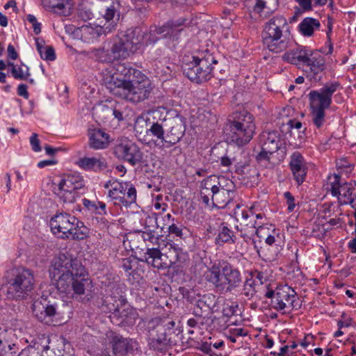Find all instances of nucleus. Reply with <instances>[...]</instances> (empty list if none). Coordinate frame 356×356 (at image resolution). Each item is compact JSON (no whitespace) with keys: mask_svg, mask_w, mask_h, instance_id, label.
I'll use <instances>...</instances> for the list:
<instances>
[{"mask_svg":"<svg viewBox=\"0 0 356 356\" xmlns=\"http://www.w3.org/2000/svg\"><path fill=\"white\" fill-rule=\"evenodd\" d=\"M119 6L120 4L118 2H113L112 4L108 6L105 10L103 17L105 19L106 22L108 24L106 26L108 27V29H106V32H110L111 30L110 26L113 24V19L117 13ZM104 26H105L106 24Z\"/></svg>","mask_w":356,"mask_h":356,"instance_id":"37998d69","label":"nucleus"},{"mask_svg":"<svg viewBox=\"0 0 356 356\" xmlns=\"http://www.w3.org/2000/svg\"><path fill=\"white\" fill-rule=\"evenodd\" d=\"M113 356H127L133 354L139 348L138 343L132 339L113 335L111 340Z\"/></svg>","mask_w":356,"mask_h":356,"instance_id":"b1692460","label":"nucleus"},{"mask_svg":"<svg viewBox=\"0 0 356 356\" xmlns=\"http://www.w3.org/2000/svg\"><path fill=\"white\" fill-rule=\"evenodd\" d=\"M218 63L213 53L208 49L200 51L192 56V60L182 65L183 73L191 81L202 83L213 76L214 65Z\"/></svg>","mask_w":356,"mask_h":356,"instance_id":"7ed1b4c3","label":"nucleus"},{"mask_svg":"<svg viewBox=\"0 0 356 356\" xmlns=\"http://www.w3.org/2000/svg\"><path fill=\"white\" fill-rule=\"evenodd\" d=\"M234 191L225 188L221 186L212 194L211 200L214 207L225 208L234 197Z\"/></svg>","mask_w":356,"mask_h":356,"instance_id":"7c9ffc66","label":"nucleus"},{"mask_svg":"<svg viewBox=\"0 0 356 356\" xmlns=\"http://www.w3.org/2000/svg\"><path fill=\"white\" fill-rule=\"evenodd\" d=\"M49 225L53 234L62 239L81 241L89 235V229L82 221L65 212L54 215L50 220Z\"/></svg>","mask_w":356,"mask_h":356,"instance_id":"39448f33","label":"nucleus"},{"mask_svg":"<svg viewBox=\"0 0 356 356\" xmlns=\"http://www.w3.org/2000/svg\"><path fill=\"white\" fill-rule=\"evenodd\" d=\"M337 81L327 83L318 90H312L309 93L310 115L314 125L321 128L325 123V110L330 108L332 104V97L339 88Z\"/></svg>","mask_w":356,"mask_h":356,"instance_id":"0eeeda50","label":"nucleus"},{"mask_svg":"<svg viewBox=\"0 0 356 356\" xmlns=\"http://www.w3.org/2000/svg\"><path fill=\"white\" fill-rule=\"evenodd\" d=\"M236 241V236L232 230L228 228L226 223L220 222L218 234L216 238V243L217 245H222L223 243H234Z\"/></svg>","mask_w":356,"mask_h":356,"instance_id":"e433bc0d","label":"nucleus"},{"mask_svg":"<svg viewBox=\"0 0 356 356\" xmlns=\"http://www.w3.org/2000/svg\"><path fill=\"white\" fill-rule=\"evenodd\" d=\"M271 228L272 233L270 235H268L267 237H266V238L264 239V241L265 243L270 246H272L273 245H277V242L280 239L279 230L275 229V226H271Z\"/></svg>","mask_w":356,"mask_h":356,"instance_id":"603ef678","label":"nucleus"},{"mask_svg":"<svg viewBox=\"0 0 356 356\" xmlns=\"http://www.w3.org/2000/svg\"><path fill=\"white\" fill-rule=\"evenodd\" d=\"M108 29V27H104V26L93 28L91 26L83 25L77 28L75 33L76 35H80L83 41L90 42L102 34H105Z\"/></svg>","mask_w":356,"mask_h":356,"instance_id":"f704fd0d","label":"nucleus"},{"mask_svg":"<svg viewBox=\"0 0 356 356\" xmlns=\"http://www.w3.org/2000/svg\"><path fill=\"white\" fill-rule=\"evenodd\" d=\"M83 186V179L79 176L68 175L60 181L55 193L64 202L72 203L75 201L76 191Z\"/></svg>","mask_w":356,"mask_h":356,"instance_id":"6ab92c4d","label":"nucleus"},{"mask_svg":"<svg viewBox=\"0 0 356 356\" xmlns=\"http://www.w3.org/2000/svg\"><path fill=\"white\" fill-rule=\"evenodd\" d=\"M170 340L168 337L148 336V346L149 349L162 353L166 349Z\"/></svg>","mask_w":356,"mask_h":356,"instance_id":"58836bf2","label":"nucleus"},{"mask_svg":"<svg viewBox=\"0 0 356 356\" xmlns=\"http://www.w3.org/2000/svg\"><path fill=\"white\" fill-rule=\"evenodd\" d=\"M186 132V119L177 115L169 119L164 139V147H170L178 143Z\"/></svg>","mask_w":356,"mask_h":356,"instance_id":"412c9836","label":"nucleus"},{"mask_svg":"<svg viewBox=\"0 0 356 356\" xmlns=\"http://www.w3.org/2000/svg\"><path fill=\"white\" fill-rule=\"evenodd\" d=\"M175 326V322L169 318H154L145 322V330L151 337H168L176 330L179 331Z\"/></svg>","mask_w":356,"mask_h":356,"instance_id":"aec40b11","label":"nucleus"},{"mask_svg":"<svg viewBox=\"0 0 356 356\" xmlns=\"http://www.w3.org/2000/svg\"><path fill=\"white\" fill-rule=\"evenodd\" d=\"M83 206L90 211L96 213L98 210V206L96 202L90 201L86 198L82 200Z\"/></svg>","mask_w":356,"mask_h":356,"instance_id":"052dcab7","label":"nucleus"},{"mask_svg":"<svg viewBox=\"0 0 356 356\" xmlns=\"http://www.w3.org/2000/svg\"><path fill=\"white\" fill-rule=\"evenodd\" d=\"M162 243H168V241L161 240V242H158V247L148 248L145 253L146 263L157 269L168 268L170 264L167 259L168 254L167 244H161Z\"/></svg>","mask_w":356,"mask_h":356,"instance_id":"5701e85b","label":"nucleus"},{"mask_svg":"<svg viewBox=\"0 0 356 356\" xmlns=\"http://www.w3.org/2000/svg\"><path fill=\"white\" fill-rule=\"evenodd\" d=\"M204 277L220 293H231L242 283L239 270L227 261H219L208 268Z\"/></svg>","mask_w":356,"mask_h":356,"instance_id":"f03ea898","label":"nucleus"},{"mask_svg":"<svg viewBox=\"0 0 356 356\" xmlns=\"http://www.w3.org/2000/svg\"><path fill=\"white\" fill-rule=\"evenodd\" d=\"M307 54L302 65L308 67L314 74L323 72L325 67V60L319 51L309 47Z\"/></svg>","mask_w":356,"mask_h":356,"instance_id":"bb28decb","label":"nucleus"},{"mask_svg":"<svg viewBox=\"0 0 356 356\" xmlns=\"http://www.w3.org/2000/svg\"><path fill=\"white\" fill-rule=\"evenodd\" d=\"M17 94L19 96L23 97L24 99H27L29 97V94L27 91V86L24 83L19 84L17 88Z\"/></svg>","mask_w":356,"mask_h":356,"instance_id":"e2e57ef3","label":"nucleus"},{"mask_svg":"<svg viewBox=\"0 0 356 356\" xmlns=\"http://www.w3.org/2000/svg\"><path fill=\"white\" fill-rule=\"evenodd\" d=\"M271 226H274L272 224H261L257 226L256 228H254V235H257V236L260 239H265L266 237H267L268 235H270L272 232Z\"/></svg>","mask_w":356,"mask_h":356,"instance_id":"09e8293b","label":"nucleus"},{"mask_svg":"<svg viewBox=\"0 0 356 356\" xmlns=\"http://www.w3.org/2000/svg\"><path fill=\"white\" fill-rule=\"evenodd\" d=\"M144 241H149L152 243H156L158 245V242H161L160 238L156 236L152 232H144L142 235Z\"/></svg>","mask_w":356,"mask_h":356,"instance_id":"bf43d9fd","label":"nucleus"},{"mask_svg":"<svg viewBox=\"0 0 356 356\" xmlns=\"http://www.w3.org/2000/svg\"><path fill=\"white\" fill-rule=\"evenodd\" d=\"M108 197L118 206L129 207L136 202L137 191L130 182L115 183L108 191Z\"/></svg>","mask_w":356,"mask_h":356,"instance_id":"f3484780","label":"nucleus"},{"mask_svg":"<svg viewBox=\"0 0 356 356\" xmlns=\"http://www.w3.org/2000/svg\"><path fill=\"white\" fill-rule=\"evenodd\" d=\"M101 309L104 312L111 313V322L117 325L127 324L135 320L136 310L131 307L122 296H107L103 299Z\"/></svg>","mask_w":356,"mask_h":356,"instance_id":"1a4fd4ad","label":"nucleus"},{"mask_svg":"<svg viewBox=\"0 0 356 356\" xmlns=\"http://www.w3.org/2000/svg\"><path fill=\"white\" fill-rule=\"evenodd\" d=\"M33 313L35 317L41 322L47 323V318L58 315H63L69 313L70 307L65 305L64 302L54 301L42 298L41 300H37L33 304Z\"/></svg>","mask_w":356,"mask_h":356,"instance_id":"4468645a","label":"nucleus"},{"mask_svg":"<svg viewBox=\"0 0 356 356\" xmlns=\"http://www.w3.org/2000/svg\"><path fill=\"white\" fill-rule=\"evenodd\" d=\"M30 143L32 147V149L38 152L41 151L40 142L38 139V135L35 133H33L30 138Z\"/></svg>","mask_w":356,"mask_h":356,"instance_id":"13d9d810","label":"nucleus"},{"mask_svg":"<svg viewBox=\"0 0 356 356\" xmlns=\"http://www.w3.org/2000/svg\"><path fill=\"white\" fill-rule=\"evenodd\" d=\"M309 47L297 45L296 47L286 51L282 55V60L295 65H302L306 58Z\"/></svg>","mask_w":356,"mask_h":356,"instance_id":"c85d7f7f","label":"nucleus"},{"mask_svg":"<svg viewBox=\"0 0 356 356\" xmlns=\"http://www.w3.org/2000/svg\"><path fill=\"white\" fill-rule=\"evenodd\" d=\"M248 211H250V213H251L252 214V216H254L253 221L255 222V228L257 227V225L264 223V222H259L258 220L264 219L265 218V215L262 213H256L254 211V207H251L247 209L241 210V217L242 218H243V214L245 213H248Z\"/></svg>","mask_w":356,"mask_h":356,"instance_id":"3c124183","label":"nucleus"},{"mask_svg":"<svg viewBox=\"0 0 356 356\" xmlns=\"http://www.w3.org/2000/svg\"><path fill=\"white\" fill-rule=\"evenodd\" d=\"M71 273L75 275H83L86 270L81 264L71 255L60 254L52 259L49 268L51 279L62 277Z\"/></svg>","mask_w":356,"mask_h":356,"instance_id":"ddd939ff","label":"nucleus"},{"mask_svg":"<svg viewBox=\"0 0 356 356\" xmlns=\"http://www.w3.org/2000/svg\"><path fill=\"white\" fill-rule=\"evenodd\" d=\"M11 74L17 80H26L30 76L29 67L24 64L13 67V69L11 70Z\"/></svg>","mask_w":356,"mask_h":356,"instance_id":"a18cd8bd","label":"nucleus"},{"mask_svg":"<svg viewBox=\"0 0 356 356\" xmlns=\"http://www.w3.org/2000/svg\"><path fill=\"white\" fill-rule=\"evenodd\" d=\"M299 6L306 11L311 10L312 8V0H295Z\"/></svg>","mask_w":356,"mask_h":356,"instance_id":"69168bd1","label":"nucleus"},{"mask_svg":"<svg viewBox=\"0 0 356 356\" xmlns=\"http://www.w3.org/2000/svg\"><path fill=\"white\" fill-rule=\"evenodd\" d=\"M12 332L10 331V334ZM8 334L6 327L0 324V356H13L11 350L15 345L9 342L8 339Z\"/></svg>","mask_w":356,"mask_h":356,"instance_id":"c9c22d12","label":"nucleus"},{"mask_svg":"<svg viewBox=\"0 0 356 356\" xmlns=\"http://www.w3.org/2000/svg\"><path fill=\"white\" fill-rule=\"evenodd\" d=\"M289 166L295 181L298 186L301 185L305 181L307 167L304 157L299 152L291 154Z\"/></svg>","mask_w":356,"mask_h":356,"instance_id":"393cba45","label":"nucleus"},{"mask_svg":"<svg viewBox=\"0 0 356 356\" xmlns=\"http://www.w3.org/2000/svg\"><path fill=\"white\" fill-rule=\"evenodd\" d=\"M229 332L234 334L236 337H243L247 335V332L243 328H234L230 329Z\"/></svg>","mask_w":356,"mask_h":356,"instance_id":"774afa93","label":"nucleus"},{"mask_svg":"<svg viewBox=\"0 0 356 356\" xmlns=\"http://www.w3.org/2000/svg\"><path fill=\"white\" fill-rule=\"evenodd\" d=\"M284 199L287 204V210L289 212H292L296 207L295 198L289 191H286L284 193Z\"/></svg>","mask_w":356,"mask_h":356,"instance_id":"5fc2aeb1","label":"nucleus"},{"mask_svg":"<svg viewBox=\"0 0 356 356\" xmlns=\"http://www.w3.org/2000/svg\"><path fill=\"white\" fill-rule=\"evenodd\" d=\"M196 304L201 310L206 308L211 310L216 305V296L213 293L204 294L197 300Z\"/></svg>","mask_w":356,"mask_h":356,"instance_id":"79ce46f5","label":"nucleus"},{"mask_svg":"<svg viewBox=\"0 0 356 356\" xmlns=\"http://www.w3.org/2000/svg\"><path fill=\"white\" fill-rule=\"evenodd\" d=\"M265 297L270 298L272 307L282 314H289L300 307L296 292L287 284L280 285L275 290L268 289Z\"/></svg>","mask_w":356,"mask_h":356,"instance_id":"9d476101","label":"nucleus"},{"mask_svg":"<svg viewBox=\"0 0 356 356\" xmlns=\"http://www.w3.org/2000/svg\"><path fill=\"white\" fill-rule=\"evenodd\" d=\"M19 356H39V351L33 347H29L24 349Z\"/></svg>","mask_w":356,"mask_h":356,"instance_id":"680f3d73","label":"nucleus"},{"mask_svg":"<svg viewBox=\"0 0 356 356\" xmlns=\"http://www.w3.org/2000/svg\"><path fill=\"white\" fill-rule=\"evenodd\" d=\"M288 29L287 20L283 15L273 16L264 25V44L273 53H280L286 50L291 44V41L284 34Z\"/></svg>","mask_w":356,"mask_h":356,"instance_id":"20e7f679","label":"nucleus"},{"mask_svg":"<svg viewBox=\"0 0 356 356\" xmlns=\"http://www.w3.org/2000/svg\"><path fill=\"white\" fill-rule=\"evenodd\" d=\"M35 278L31 270L24 267L13 268L6 284V296L10 300L26 298L33 289Z\"/></svg>","mask_w":356,"mask_h":356,"instance_id":"6e6552de","label":"nucleus"},{"mask_svg":"<svg viewBox=\"0 0 356 356\" xmlns=\"http://www.w3.org/2000/svg\"><path fill=\"white\" fill-rule=\"evenodd\" d=\"M103 81L113 95L133 103L147 99L152 90L150 80L140 70L118 65L115 71L103 72Z\"/></svg>","mask_w":356,"mask_h":356,"instance_id":"f257e3e1","label":"nucleus"},{"mask_svg":"<svg viewBox=\"0 0 356 356\" xmlns=\"http://www.w3.org/2000/svg\"><path fill=\"white\" fill-rule=\"evenodd\" d=\"M320 22L314 18L306 17L299 24L300 32L305 36H312L315 29L320 27Z\"/></svg>","mask_w":356,"mask_h":356,"instance_id":"4c0bfd02","label":"nucleus"},{"mask_svg":"<svg viewBox=\"0 0 356 356\" xmlns=\"http://www.w3.org/2000/svg\"><path fill=\"white\" fill-rule=\"evenodd\" d=\"M219 177L216 176H209L204 179L201 183V187L204 192L213 193L218 187L221 186Z\"/></svg>","mask_w":356,"mask_h":356,"instance_id":"a19ab883","label":"nucleus"},{"mask_svg":"<svg viewBox=\"0 0 356 356\" xmlns=\"http://www.w3.org/2000/svg\"><path fill=\"white\" fill-rule=\"evenodd\" d=\"M266 7V2L263 0H256V3L253 7V11L260 14Z\"/></svg>","mask_w":356,"mask_h":356,"instance_id":"0e129e2a","label":"nucleus"},{"mask_svg":"<svg viewBox=\"0 0 356 356\" xmlns=\"http://www.w3.org/2000/svg\"><path fill=\"white\" fill-rule=\"evenodd\" d=\"M261 150L256 156L259 163L269 161L270 156L281 146L280 136L277 131H263L259 136Z\"/></svg>","mask_w":356,"mask_h":356,"instance_id":"a211bd4d","label":"nucleus"},{"mask_svg":"<svg viewBox=\"0 0 356 356\" xmlns=\"http://www.w3.org/2000/svg\"><path fill=\"white\" fill-rule=\"evenodd\" d=\"M85 276L86 273L83 275H75L71 273L51 280L60 293L65 294L67 298H74L76 295L84 294L86 285L90 284Z\"/></svg>","mask_w":356,"mask_h":356,"instance_id":"f8f14e48","label":"nucleus"},{"mask_svg":"<svg viewBox=\"0 0 356 356\" xmlns=\"http://www.w3.org/2000/svg\"><path fill=\"white\" fill-rule=\"evenodd\" d=\"M95 56L96 58L102 63H110L112 62L114 59H116L114 57V54L112 53L111 49H106L104 46L99 49L95 51Z\"/></svg>","mask_w":356,"mask_h":356,"instance_id":"c03bdc74","label":"nucleus"},{"mask_svg":"<svg viewBox=\"0 0 356 356\" xmlns=\"http://www.w3.org/2000/svg\"><path fill=\"white\" fill-rule=\"evenodd\" d=\"M113 151L118 159L126 161L133 166L140 163L143 159V154L140 147L127 138L118 139Z\"/></svg>","mask_w":356,"mask_h":356,"instance_id":"2eb2a0df","label":"nucleus"},{"mask_svg":"<svg viewBox=\"0 0 356 356\" xmlns=\"http://www.w3.org/2000/svg\"><path fill=\"white\" fill-rule=\"evenodd\" d=\"M76 164L86 171L100 172L107 168L108 164L105 158L102 156L88 157L79 159Z\"/></svg>","mask_w":356,"mask_h":356,"instance_id":"cd10ccee","label":"nucleus"},{"mask_svg":"<svg viewBox=\"0 0 356 356\" xmlns=\"http://www.w3.org/2000/svg\"><path fill=\"white\" fill-rule=\"evenodd\" d=\"M227 130L231 142L238 146L248 144L255 131L253 115L245 110L234 113L228 119Z\"/></svg>","mask_w":356,"mask_h":356,"instance_id":"423d86ee","label":"nucleus"},{"mask_svg":"<svg viewBox=\"0 0 356 356\" xmlns=\"http://www.w3.org/2000/svg\"><path fill=\"white\" fill-rule=\"evenodd\" d=\"M184 19H178L177 21H169L161 27H151L147 32H143L139 29H134L136 35H137L139 40V48L143 46H148L155 44L159 38L158 35L163 34V37L172 40H177L179 38V33L183 30L180 27L184 24Z\"/></svg>","mask_w":356,"mask_h":356,"instance_id":"9b49d317","label":"nucleus"},{"mask_svg":"<svg viewBox=\"0 0 356 356\" xmlns=\"http://www.w3.org/2000/svg\"><path fill=\"white\" fill-rule=\"evenodd\" d=\"M161 244H167V259L170 264L168 268H172L177 272H182L184 268L188 266L190 259L187 252L170 241Z\"/></svg>","mask_w":356,"mask_h":356,"instance_id":"4be33fe9","label":"nucleus"},{"mask_svg":"<svg viewBox=\"0 0 356 356\" xmlns=\"http://www.w3.org/2000/svg\"><path fill=\"white\" fill-rule=\"evenodd\" d=\"M255 286L256 283L254 279L247 278L243 284L241 294L249 299L252 298L256 293Z\"/></svg>","mask_w":356,"mask_h":356,"instance_id":"49530a36","label":"nucleus"},{"mask_svg":"<svg viewBox=\"0 0 356 356\" xmlns=\"http://www.w3.org/2000/svg\"><path fill=\"white\" fill-rule=\"evenodd\" d=\"M355 191V185L351 183L344 182L338 189L339 193L336 195L338 197L339 204H350L352 208H355V205H353L356 200Z\"/></svg>","mask_w":356,"mask_h":356,"instance_id":"72a5a7b5","label":"nucleus"},{"mask_svg":"<svg viewBox=\"0 0 356 356\" xmlns=\"http://www.w3.org/2000/svg\"><path fill=\"white\" fill-rule=\"evenodd\" d=\"M341 177L337 174L330 175L327 178V189L330 191L333 196H336L339 192L338 189L343 185Z\"/></svg>","mask_w":356,"mask_h":356,"instance_id":"ea45409f","label":"nucleus"},{"mask_svg":"<svg viewBox=\"0 0 356 356\" xmlns=\"http://www.w3.org/2000/svg\"><path fill=\"white\" fill-rule=\"evenodd\" d=\"M42 3L46 9L60 15L67 16L71 13L70 0H42Z\"/></svg>","mask_w":356,"mask_h":356,"instance_id":"473e14b6","label":"nucleus"},{"mask_svg":"<svg viewBox=\"0 0 356 356\" xmlns=\"http://www.w3.org/2000/svg\"><path fill=\"white\" fill-rule=\"evenodd\" d=\"M144 125H145L146 128L149 127V122L143 118H138L134 124V131L137 134H142Z\"/></svg>","mask_w":356,"mask_h":356,"instance_id":"4d7b16f0","label":"nucleus"},{"mask_svg":"<svg viewBox=\"0 0 356 356\" xmlns=\"http://www.w3.org/2000/svg\"><path fill=\"white\" fill-rule=\"evenodd\" d=\"M138 35L134 30H127L118 37L111 47L112 53L117 58H126L139 49Z\"/></svg>","mask_w":356,"mask_h":356,"instance_id":"dca6fc26","label":"nucleus"},{"mask_svg":"<svg viewBox=\"0 0 356 356\" xmlns=\"http://www.w3.org/2000/svg\"><path fill=\"white\" fill-rule=\"evenodd\" d=\"M39 54L43 60L53 61L56 59L55 50L52 46H46Z\"/></svg>","mask_w":356,"mask_h":356,"instance_id":"8fccbe9b","label":"nucleus"},{"mask_svg":"<svg viewBox=\"0 0 356 356\" xmlns=\"http://www.w3.org/2000/svg\"><path fill=\"white\" fill-rule=\"evenodd\" d=\"M111 142L110 136L100 129H95L89 132V146L95 149L106 148Z\"/></svg>","mask_w":356,"mask_h":356,"instance_id":"c756f323","label":"nucleus"},{"mask_svg":"<svg viewBox=\"0 0 356 356\" xmlns=\"http://www.w3.org/2000/svg\"><path fill=\"white\" fill-rule=\"evenodd\" d=\"M250 278L254 279L255 282H259L260 284L266 283L268 280L267 275L264 273L259 270H254L250 274Z\"/></svg>","mask_w":356,"mask_h":356,"instance_id":"6e6d98bb","label":"nucleus"},{"mask_svg":"<svg viewBox=\"0 0 356 356\" xmlns=\"http://www.w3.org/2000/svg\"><path fill=\"white\" fill-rule=\"evenodd\" d=\"M7 51H8V57L10 59L15 60L17 58L18 54L16 51V50L13 44H8Z\"/></svg>","mask_w":356,"mask_h":356,"instance_id":"338daca9","label":"nucleus"},{"mask_svg":"<svg viewBox=\"0 0 356 356\" xmlns=\"http://www.w3.org/2000/svg\"><path fill=\"white\" fill-rule=\"evenodd\" d=\"M168 120L163 118L159 119L156 122H149V127H147L145 133L147 135L155 137L157 140H160L162 147H164V139L168 127Z\"/></svg>","mask_w":356,"mask_h":356,"instance_id":"2f4dec72","label":"nucleus"},{"mask_svg":"<svg viewBox=\"0 0 356 356\" xmlns=\"http://www.w3.org/2000/svg\"><path fill=\"white\" fill-rule=\"evenodd\" d=\"M168 229L170 235H174L180 239H184L185 227L181 224H176L174 218H172V223L169 225Z\"/></svg>","mask_w":356,"mask_h":356,"instance_id":"de8ad7c7","label":"nucleus"},{"mask_svg":"<svg viewBox=\"0 0 356 356\" xmlns=\"http://www.w3.org/2000/svg\"><path fill=\"white\" fill-rule=\"evenodd\" d=\"M137 264L135 261V259L127 257L124 258L122 261V268L124 270L126 273H128L129 275L131 273L133 270V267Z\"/></svg>","mask_w":356,"mask_h":356,"instance_id":"864d4df0","label":"nucleus"},{"mask_svg":"<svg viewBox=\"0 0 356 356\" xmlns=\"http://www.w3.org/2000/svg\"><path fill=\"white\" fill-rule=\"evenodd\" d=\"M254 216L250 211L243 214V218L241 217L240 225L236 227V229L240 233L239 235L243 238L244 241L248 243L252 241L254 248L257 249L256 241H254L255 222L253 221Z\"/></svg>","mask_w":356,"mask_h":356,"instance_id":"a878e982","label":"nucleus"}]
</instances>
